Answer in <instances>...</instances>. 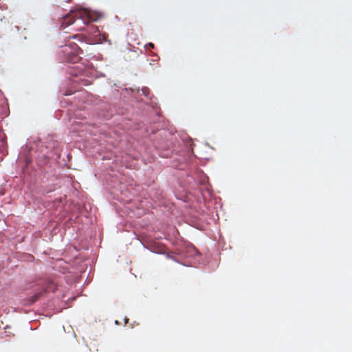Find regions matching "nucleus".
Segmentation results:
<instances>
[{"label": "nucleus", "mask_w": 352, "mask_h": 352, "mask_svg": "<svg viewBox=\"0 0 352 352\" xmlns=\"http://www.w3.org/2000/svg\"><path fill=\"white\" fill-rule=\"evenodd\" d=\"M68 42V44L63 46L61 50V53L63 55V60L67 63H77L80 59L79 54L82 50L74 42L71 41Z\"/></svg>", "instance_id": "f03ea898"}, {"label": "nucleus", "mask_w": 352, "mask_h": 352, "mask_svg": "<svg viewBox=\"0 0 352 352\" xmlns=\"http://www.w3.org/2000/svg\"><path fill=\"white\" fill-rule=\"evenodd\" d=\"M148 45L151 47V48H154V44L152 43H148Z\"/></svg>", "instance_id": "423d86ee"}, {"label": "nucleus", "mask_w": 352, "mask_h": 352, "mask_svg": "<svg viewBox=\"0 0 352 352\" xmlns=\"http://www.w3.org/2000/svg\"><path fill=\"white\" fill-rule=\"evenodd\" d=\"M94 32H96V31H98V28H94Z\"/></svg>", "instance_id": "0eeeda50"}, {"label": "nucleus", "mask_w": 352, "mask_h": 352, "mask_svg": "<svg viewBox=\"0 0 352 352\" xmlns=\"http://www.w3.org/2000/svg\"><path fill=\"white\" fill-rule=\"evenodd\" d=\"M39 295L40 294H37V295H35L34 296V299L32 300V302H36L38 300V298H39Z\"/></svg>", "instance_id": "39448f33"}, {"label": "nucleus", "mask_w": 352, "mask_h": 352, "mask_svg": "<svg viewBox=\"0 0 352 352\" xmlns=\"http://www.w3.org/2000/svg\"><path fill=\"white\" fill-rule=\"evenodd\" d=\"M76 19H80L84 24H88L96 21L98 16L96 13L85 8H80L72 10L69 14L63 17L61 26L63 28L69 26L74 23Z\"/></svg>", "instance_id": "f257e3e1"}, {"label": "nucleus", "mask_w": 352, "mask_h": 352, "mask_svg": "<svg viewBox=\"0 0 352 352\" xmlns=\"http://www.w3.org/2000/svg\"><path fill=\"white\" fill-rule=\"evenodd\" d=\"M72 38L77 39L78 41L82 42L85 38V36L82 34H76L73 36Z\"/></svg>", "instance_id": "7ed1b4c3"}, {"label": "nucleus", "mask_w": 352, "mask_h": 352, "mask_svg": "<svg viewBox=\"0 0 352 352\" xmlns=\"http://www.w3.org/2000/svg\"><path fill=\"white\" fill-rule=\"evenodd\" d=\"M142 91H143L144 95H145L146 96H148V89H146H146H142Z\"/></svg>", "instance_id": "20e7f679"}]
</instances>
